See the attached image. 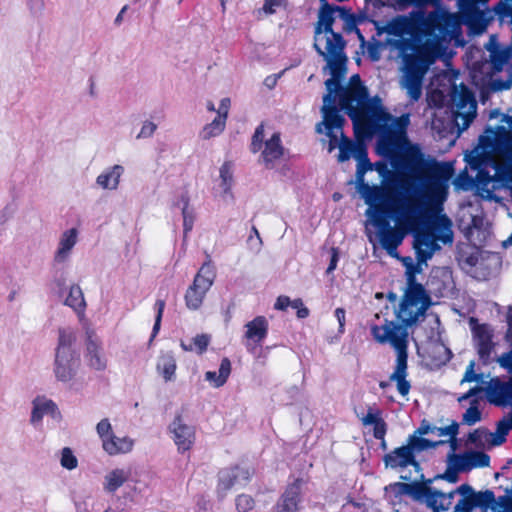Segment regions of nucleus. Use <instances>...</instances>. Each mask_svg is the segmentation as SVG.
Returning a JSON list of instances; mask_svg holds the SVG:
<instances>
[{
    "label": "nucleus",
    "mask_w": 512,
    "mask_h": 512,
    "mask_svg": "<svg viewBox=\"0 0 512 512\" xmlns=\"http://www.w3.org/2000/svg\"><path fill=\"white\" fill-rule=\"evenodd\" d=\"M264 126L260 125L256 128L251 142V150L256 153L260 150L261 160L266 168L272 169L275 162L280 159L284 153L279 133H273L270 138L264 141Z\"/></svg>",
    "instance_id": "4468645a"
},
{
    "label": "nucleus",
    "mask_w": 512,
    "mask_h": 512,
    "mask_svg": "<svg viewBox=\"0 0 512 512\" xmlns=\"http://www.w3.org/2000/svg\"><path fill=\"white\" fill-rule=\"evenodd\" d=\"M463 423L474 425L481 420V412L478 408V401L473 400L470 407L463 414Z\"/></svg>",
    "instance_id": "de8ad7c7"
},
{
    "label": "nucleus",
    "mask_w": 512,
    "mask_h": 512,
    "mask_svg": "<svg viewBox=\"0 0 512 512\" xmlns=\"http://www.w3.org/2000/svg\"><path fill=\"white\" fill-rule=\"evenodd\" d=\"M279 5H280L279 0H266L264 3L263 9L266 13L272 14L276 11L275 7L279 6Z\"/></svg>",
    "instance_id": "69168bd1"
},
{
    "label": "nucleus",
    "mask_w": 512,
    "mask_h": 512,
    "mask_svg": "<svg viewBox=\"0 0 512 512\" xmlns=\"http://www.w3.org/2000/svg\"><path fill=\"white\" fill-rule=\"evenodd\" d=\"M74 342L73 330L59 329L52 371L56 381L63 384H71L74 381L81 365L79 355L73 347Z\"/></svg>",
    "instance_id": "1a4fd4ad"
},
{
    "label": "nucleus",
    "mask_w": 512,
    "mask_h": 512,
    "mask_svg": "<svg viewBox=\"0 0 512 512\" xmlns=\"http://www.w3.org/2000/svg\"><path fill=\"white\" fill-rule=\"evenodd\" d=\"M371 334L378 343L389 344L395 349L397 353L396 366L390 376V381L396 383L397 390L402 396L408 395L411 386L406 380L409 336L407 327L394 321L384 320L381 324L371 325Z\"/></svg>",
    "instance_id": "6e6552de"
},
{
    "label": "nucleus",
    "mask_w": 512,
    "mask_h": 512,
    "mask_svg": "<svg viewBox=\"0 0 512 512\" xmlns=\"http://www.w3.org/2000/svg\"><path fill=\"white\" fill-rule=\"evenodd\" d=\"M454 174L451 164H437L427 171L425 179L407 194H401L375 204L382 189L365 193L368 224L377 229L380 245L393 258H399L397 248L404 239L401 229H412L423 218L441 215L448 196L449 181Z\"/></svg>",
    "instance_id": "7ed1b4c3"
},
{
    "label": "nucleus",
    "mask_w": 512,
    "mask_h": 512,
    "mask_svg": "<svg viewBox=\"0 0 512 512\" xmlns=\"http://www.w3.org/2000/svg\"><path fill=\"white\" fill-rule=\"evenodd\" d=\"M454 122L459 131L466 130L477 114V102L471 90L465 85H453L451 92Z\"/></svg>",
    "instance_id": "9b49d317"
},
{
    "label": "nucleus",
    "mask_w": 512,
    "mask_h": 512,
    "mask_svg": "<svg viewBox=\"0 0 512 512\" xmlns=\"http://www.w3.org/2000/svg\"><path fill=\"white\" fill-rule=\"evenodd\" d=\"M289 307L295 309L297 311L298 318H306L309 315V310L304 306L303 301L301 299L291 300V304Z\"/></svg>",
    "instance_id": "13d9d810"
},
{
    "label": "nucleus",
    "mask_w": 512,
    "mask_h": 512,
    "mask_svg": "<svg viewBox=\"0 0 512 512\" xmlns=\"http://www.w3.org/2000/svg\"><path fill=\"white\" fill-rule=\"evenodd\" d=\"M64 304L71 307L77 313L84 312L86 303L82 289L79 285H72L69 288V293L64 301Z\"/></svg>",
    "instance_id": "ea45409f"
},
{
    "label": "nucleus",
    "mask_w": 512,
    "mask_h": 512,
    "mask_svg": "<svg viewBox=\"0 0 512 512\" xmlns=\"http://www.w3.org/2000/svg\"><path fill=\"white\" fill-rule=\"evenodd\" d=\"M338 260H339L338 251H337V249L333 248L330 263L326 270L327 274H330L331 272H333L336 269Z\"/></svg>",
    "instance_id": "0e129e2a"
},
{
    "label": "nucleus",
    "mask_w": 512,
    "mask_h": 512,
    "mask_svg": "<svg viewBox=\"0 0 512 512\" xmlns=\"http://www.w3.org/2000/svg\"><path fill=\"white\" fill-rule=\"evenodd\" d=\"M226 126V120L220 117H215L212 122L206 124L200 132V137L204 140L211 139L220 135Z\"/></svg>",
    "instance_id": "79ce46f5"
},
{
    "label": "nucleus",
    "mask_w": 512,
    "mask_h": 512,
    "mask_svg": "<svg viewBox=\"0 0 512 512\" xmlns=\"http://www.w3.org/2000/svg\"><path fill=\"white\" fill-rule=\"evenodd\" d=\"M355 160L357 161V190L365 202V193H369V189L377 188L383 190L382 197L375 202V204H377L398 195L407 194V192L418 186V183H410L408 179L399 178L397 176H393L392 179H386L383 185H369L364 182V175L367 171L373 170V164L368 159L367 149L364 151L363 157L355 158Z\"/></svg>",
    "instance_id": "9d476101"
},
{
    "label": "nucleus",
    "mask_w": 512,
    "mask_h": 512,
    "mask_svg": "<svg viewBox=\"0 0 512 512\" xmlns=\"http://www.w3.org/2000/svg\"><path fill=\"white\" fill-rule=\"evenodd\" d=\"M210 343V336L207 334H199L192 339V342L187 344L185 341L180 342V346L184 351H195L202 354Z\"/></svg>",
    "instance_id": "37998d69"
},
{
    "label": "nucleus",
    "mask_w": 512,
    "mask_h": 512,
    "mask_svg": "<svg viewBox=\"0 0 512 512\" xmlns=\"http://www.w3.org/2000/svg\"><path fill=\"white\" fill-rule=\"evenodd\" d=\"M453 241L452 221L445 214L435 216L427 221L425 227L414 236L417 263L410 257L403 258L406 267L407 284H417L415 275L420 273L423 265L440 249L439 243L448 244Z\"/></svg>",
    "instance_id": "423d86ee"
},
{
    "label": "nucleus",
    "mask_w": 512,
    "mask_h": 512,
    "mask_svg": "<svg viewBox=\"0 0 512 512\" xmlns=\"http://www.w3.org/2000/svg\"><path fill=\"white\" fill-rule=\"evenodd\" d=\"M60 465L67 470H74L78 466V459L69 447H64L60 451Z\"/></svg>",
    "instance_id": "a18cd8bd"
},
{
    "label": "nucleus",
    "mask_w": 512,
    "mask_h": 512,
    "mask_svg": "<svg viewBox=\"0 0 512 512\" xmlns=\"http://www.w3.org/2000/svg\"><path fill=\"white\" fill-rule=\"evenodd\" d=\"M127 9H128L127 5L122 7V9L120 10V12L118 13V15L115 18V24L116 25H120L121 24V22L123 20V15L127 11Z\"/></svg>",
    "instance_id": "774afa93"
},
{
    "label": "nucleus",
    "mask_w": 512,
    "mask_h": 512,
    "mask_svg": "<svg viewBox=\"0 0 512 512\" xmlns=\"http://www.w3.org/2000/svg\"><path fill=\"white\" fill-rule=\"evenodd\" d=\"M438 163H434L432 165H429L427 166L426 168L422 169L421 170V173L417 176H411V177H406V176H402V175H398V174H395L391 171H389L387 169V166L385 163H382V162H376L375 164H373V169L376 170L379 175L381 177H383V181H382V184H384V182L386 181V179H392L393 176H397L399 178H404V179H408L410 181V183H419L422 179H425L426 175H427V171L428 169H430L431 167L437 165Z\"/></svg>",
    "instance_id": "e433bc0d"
},
{
    "label": "nucleus",
    "mask_w": 512,
    "mask_h": 512,
    "mask_svg": "<svg viewBox=\"0 0 512 512\" xmlns=\"http://www.w3.org/2000/svg\"><path fill=\"white\" fill-rule=\"evenodd\" d=\"M181 214L183 217L184 238H186L187 235L192 231L193 226H194V222H195V218H196L195 209L193 207H191L189 209L182 211Z\"/></svg>",
    "instance_id": "8fccbe9b"
},
{
    "label": "nucleus",
    "mask_w": 512,
    "mask_h": 512,
    "mask_svg": "<svg viewBox=\"0 0 512 512\" xmlns=\"http://www.w3.org/2000/svg\"><path fill=\"white\" fill-rule=\"evenodd\" d=\"M462 382H482L483 383V375L476 374L474 372V363L471 362L465 372V375L462 379Z\"/></svg>",
    "instance_id": "5fc2aeb1"
},
{
    "label": "nucleus",
    "mask_w": 512,
    "mask_h": 512,
    "mask_svg": "<svg viewBox=\"0 0 512 512\" xmlns=\"http://www.w3.org/2000/svg\"><path fill=\"white\" fill-rule=\"evenodd\" d=\"M323 121L318 123L316 131L329 137L328 151L339 149L338 161L363 157L366 146L363 142L376 132L377 152L389 158L394 168H400V159L421 162L422 155L417 145L410 143L407 128L410 115L393 117L387 113L378 97L369 98L359 75L350 78L346 89L340 91V97H323Z\"/></svg>",
    "instance_id": "f257e3e1"
},
{
    "label": "nucleus",
    "mask_w": 512,
    "mask_h": 512,
    "mask_svg": "<svg viewBox=\"0 0 512 512\" xmlns=\"http://www.w3.org/2000/svg\"><path fill=\"white\" fill-rule=\"evenodd\" d=\"M481 391H485L486 398L491 404L506 407L512 403V377L508 381L493 378L484 388H471L467 393L459 397V402L475 397Z\"/></svg>",
    "instance_id": "2eb2a0df"
},
{
    "label": "nucleus",
    "mask_w": 512,
    "mask_h": 512,
    "mask_svg": "<svg viewBox=\"0 0 512 512\" xmlns=\"http://www.w3.org/2000/svg\"><path fill=\"white\" fill-rule=\"evenodd\" d=\"M512 86V66L509 67V79L503 81L501 79H494L492 81V87L494 90H507Z\"/></svg>",
    "instance_id": "4d7b16f0"
},
{
    "label": "nucleus",
    "mask_w": 512,
    "mask_h": 512,
    "mask_svg": "<svg viewBox=\"0 0 512 512\" xmlns=\"http://www.w3.org/2000/svg\"><path fill=\"white\" fill-rule=\"evenodd\" d=\"M422 498L433 512H473L476 508L492 512H511L512 496L505 493L495 497L491 490L476 491L469 484H461L450 491L437 487H425Z\"/></svg>",
    "instance_id": "39448f33"
},
{
    "label": "nucleus",
    "mask_w": 512,
    "mask_h": 512,
    "mask_svg": "<svg viewBox=\"0 0 512 512\" xmlns=\"http://www.w3.org/2000/svg\"><path fill=\"white\" fill-rule=\"evenodd\" d=\"M453 465L458 469H464V471H470L475 468H482L489 466L490 457L480 451H467L463 454H456L451 451Z\"/></svg>",
    "instance_id": "393cba45"
},
{
    "label": "nucleus",
    "mask_w": 512,
    "mask_h": 512,
    "mask_svg": "<svg viewBox=\"0 0 512 512\" xmlns=\"http://www.w3.org/2000/svg\"><path fill=\"white\" fill-rule=\"evenodd\" d=\"M429 306V298L421 284L409 285L397 311V318L406 326L422 317Z\"/></svg>",
    "instance_id": "f8f14e48"
},
{
    "label": "nucleus",
    "mask_w": 512,
    "mask_h": 512,
    "mask_svg": "<svg viewBox=\"0 0 512 512\" xmlns=\"http://www.w3.org/2000/svg\"><path fill=\"white\" fill-rule=\"evenodd\" d=\"M511 131L499 127L486 130L479 144L468 155L467 161L478 172L474 185L484 199H495V192L504 188L512 190V108L501 120Z\"/></svg>",
    "instance_id": "20e7f679"
},
{
    "label": "nucleus",
    "mask_w": 512,
    "mask_h": 512,
    "mask_svg": "<svg viewBox=\"0 0 512 512\" xmlns=\"http://www.w3.org/2000/svg\"><path fill=\"white\" fill-rule=\"evenodd\" d=\"M84 359L87 366L95 371H104L108 367V357L101 338L93 329L86 330Z\"/></svg>",
    "instance_id": "f3484780"
},
{
    "label": "nucleus",
    "mask_w": 512,
    "mask_h": 512,
    "mask_svg": "<svg viewBox=\"0 0 512 512\" xmlns=\"http://www.w3.org/2000/svg\"><path fill=\"white\" fill-rule=\"evenodd\" d=\"M485 48L490 52L491 62L497 70H500L512 58V50L508 47H500L495 35L490 37Z\"/></svg>",
    "instance_id": "473e14b6"
},
{
    "label": "nucleus",
    "mask_w": 512,
    "mask_h": 512,
    "mask_svg": "<svg viewBox=\"0 0 512 512\" xmlns=\"http://www.w3.org/2000/svg\"><path fill=\"white\" fill-rule=\"evenodd\" d=\"M387 467L397 469L406 468L408 466H418L415 455L411 452L410 448L406 445L394 449L392 452L384 457Z\"/></svg>",
    "instance_id": "c85d7f7f"
},
{
    "label": "nucleus",
    "mask_w": 512,
    "mask_h": 512,
    "mask_svg": "<svg viewBox=\"0 0 512 512\" xmlns=\"http://www.w3.org/2000/svg\"><path fill=\"white\" fill-rule=\"evenodd\" d=\"M338 13L341 18L346 17V12L340 7H332L324 3L318 13V22L315 31L333 30L332 25L335 21L334 14Z\"/></svg>",
    "instance_id": "f704fd0d"
},
{
    "label": "nucleus",
    "mask_w": 512,
    "mask_h": 512,
    "mask_svg": "<svg viewBox=\"0 0 512 512\" xmlns=\"http://www.w3.org/2000/svg\"><path fill=\"white\" fill-rule=\"evenodd\" d=\"M79 229L71 227L65 229L59 236L57 247L53 255L56 264H64L72 256L73 249L79 241Z\"/></svg>",
    "instance_id": "5701e85b"
},
{
    "label": "nucleus",
    "mask_w": 512,
    "mask_h": 512,
    "mask_svg": "<svg viewBox=\"0 0 512 512\" xmlns=\"http://www.w3.org/2000/svg\"><path fill=\"white\" fill-rule=\"evenodd\" d=\"M250 477L251 473L245 467L224 469L219 473L218 492L225 496L230 489L245 486Z\"/></svg>",
    "instance_id": "4be33fe9"
},
{
    "label": "nucleus",
    "mask_w": 512,
    "mask_h": 512,
    "mask_svg": "<svg viewBox=\"0 0 512 512\" xmlns=\"http://www.w3.org/2000/svg\"><path fill=\"white\" fill-rule=\"evenodd\" d=\"M335 317L339 324V333H344L345 327V310L343 308H337L334 312Z\"/></svg>",
    "instance_id": "680f3d73"
},
{
    "label": "nucleus",
    "mask_w": 512,
    "mask_h": 512,
    "mask_svg": "<svg viewBox=\"0 0 512 512\" xmlns=\"http://www.w3.org/2000/svg\"><path fill=\"white\" fill-rule=\"evenodd\" d=\"M495 12L501 21L509 20L512 23V4L500 3L496 6Z\"/></svg>",
    "instance_id": "864d4df0"
},
{
    "label": "nucleus",
    "mask_w": 512,
    "mask_h": 512,
    "mask_svg": "<svg viewBox=\"0 0 512 512\" xmlns=\"http://www.w3.org/2000/svg\"><path fill=\"white\" fill-rule=\"evenodd\" d=\"M508 431L509 427L507 426V423L502 421L498 423L495 432L488 431V448L500 446L503 444L506 440Z\"/></svg>",
    "instance_id": "c03bdc74"
},
{
    "label": "nucleus",
    "mask_w": 512,
    "mask_h": 512,
    "mask_svg": "<svg viewBox=\"0 0 512 512\" xmlns=\"http://www.w3.org/2000/svg\"><path fill=\"white\" fill-rule=\"evenodd\" d=\"M255 501L250 495L241 494L236 498V509L238 512H249L254 508Z\"/></svg>",
    "instance_id": "3c124183"
},
{
    "label": "nucleus",
    "mask_w": 512,
    "mask_h": 512,
    "mask_svg": "<svg viewBox=\"0 0 512 512\" xmlns=\"http://www.w3.org/2000/svg\"><path fill=\"white\" fill-rule=\"evenodd\" d=\"M459 472H465L464 469H458L455 465H453L452 454L451 452L447 455V470L444 474L437 477V479L446 480L449 483H456L458 481Z\"/></svg>",
    "instance_id": "49530a36"
},
{
    "label": "nucleus",
    "mask_w": 512,
    "mask_h": 512,
    "mask_svg": "<svg viewBox=\"0 0 512 512\" xmlns=\"http://www.w3.org/2000/svg\"><path fill=\"white\" fill-rule=\"evenodd\" d=\"M216 277L215 269L210 262L204 263L194 277L185 293V304L189 310H198L203 304L207 292L212 287Z\"/></svg>",
    "instance_id": "ddd939ff"
},
{
    "label": "nucleus",
    "mask_w": 512,
    "mask_h": 512,
    "mask_svg": "<svg viewBox=\"0 0 512 512\" xmlns=\"http://www.w3.org/2000/svg\"><path fill=\"white\" fill-rule=\"evenodd\" d=\"M488 430L479 428L471 432L468 436V441L476 446L488 448Z\"/></svg>",
    "instance_id": "09e8293b"
},
{
    "label": "nucleus",
    "mask_w": 512,
    "mask_h": 512,
    "mask_svg": "<svg viewBox=\"0 0 512 512\" xmlns=\"http://www.w3.org/2000/svg\"><path fill=\"white\" fill-rule=\"evenodd\" d=\"M459 426L456 422L451 423L445 427L432 426L425 421L421 423L419 428L416 430V434L427 435L433 434L436 437L443 438L445 443H449L451 451L455 452L458 448L457 434Z\"/></svg>",
    "instance_id": "b1692460"
},
{
    "label": "nucleus",
    "mask_w": 512,
    "mask_h": 512,
    "mask_svg": "<svg viewBox=\"0 0 512 512\" xmlns=\"http://www.w3.org/2000/svg\"><path fill=\"white\" fill-rule=\"evenodd\" d=\"M314 47L327 62L326 68L331 74V78L325 81L328 91L326 95H331V98L340 97V91L347 88L340 85V80L346 75L348 62L341 34L333 30L315 31Z\"/></svg>",
    "instance_id": "0eeeda50"
},
{
    "label": "nucleus",
    "mask_w": 512,
    "mask_h": 512,
    "mask_svg": "<svg viewBox=\"0 0 512 512\" xmlns=\"http://www.w3.org/2000/svg\"><path fill=\"white\" fill-rule=\"evenodd\" d=\"M231 107V100L229 97H224L221 99L219 108L217 109V117L223 118L227 121L229 110Z\"/></svg>",
    "instance_id": "6e6d98bb"
},
{
    "label": "nucleus",
    "mask_w": 512,
    "mask_h": 512,
    "mask_svg": "<svg viewBox=\"0 0 512 512\" xmlns=\"http://www.w3.org/2000/svg\"><path fill=\"white\" fill-rule=\"evenodd\" d=\"M96 431L101 439L103 450L110 456L129 453L134 447L132 438L128 436L118 437L114 434L108 419H102L98 422Z\"/></svg>",
    "instance_id": "dca6fc26"
},
{
    "label": "nucleus",
    "mask_w": 512,
    "mask_h": 512,
    "mask_svg": "<svg viewBox=\"0 0 512 512\" xmlns=\"http://www.w3.org/2000/svg\"><path fill=\"white\" fill-rule=\"evenodd\" d=\"M156 129H157V125L154 122H152L150 120L144 121L142 123L140 132L137 135V139H145V138L152 137L153 134L155 133Z\"/></svg>",
    "instance_id": "603ef678"
},
{
    "label": "nucleus",
    "mask_w": 512,
    "mask_h": 512,
    "mask_svg": "<svg viewBox=\"0 0 512 512\" xmlns=\"http://www.w3.org/2000/svg\"><path fill=\"white\" fill-rule=\"evenodd\" d=\"M384 7L392 8L395 11H404L410 7H423L432 0H377Z\"/></svg>",
    "instance_id": "a19ab883"
},
{
    "label": "nucleus",
    "mask_w": 512,
    "mask_h": 512,
    "mask_svg": "<svg viewBox=\"0 0 512 512\" xmlns=\"http://www.w3.org/2000/svg\"><path fill=\"white\" fill-rule=\"evenodd\" d=\"M174 206L176 208H178L181 212L186 209L191 208L192 206L190 205V199H189L188 193L187 192L180 193L174 202Z\"/></svg>",
    "instance_id": "bf43d9fd"
},
{
    "label": "nucleus",
    "mask_w": 512,
    "mask_h": 512,
    "mask_svg": "<svg viewBox=\"0 0 512 512\" xmlns=\"http://www.w3.org/2000/svg\"><path fill=\"white\" fill-rule=\"evenodd\" d=\"M168 432L179 453L189 451L196 440L195 427L189 425L181 415H176L168 426Z\"/></svg>",
    "instance_id": "a211bd4d"
},
{
    "label": "nucleus",
    "mask_w": 512,
    "mask_h": 512,
    "mask_svg": "<svg viewBox=\"0 0 512 512\" xmlns=\"http://www.w3.org/2000/svg\"><path fill=\"white\" fill-rule=\"evenodd\" d=\"M498 362L503 368L512 373V350L501 355Z\"/></svg>",
    "instance_id": "052dcab7"
},
{
    "label": "nucleus",
    "mask_w": 512,
    "mask_h": 512,
    "mask_svg": "<svg viewBox=\"0 0 512 512\" xmlns=\"http://www.w3.org/2000/svg\"><path fill=\"white\" fill-rule=\"evenodd\" d=\"M231 372V363L228 358H223L220 363L219 371L218 373L215 371H207L205 373V379L206 381L210 382V384L215 387L219 388L223 386Z\"/></svg>",
    "instance_id": "c9c22d12"
},
{
    "label": "nucleus",
    "mask_w": 512,
    "mask_h": 512,
    "mask_svg": "<svg viewBox=\"0 0 512 512\" xmlns=\"http://www.w3.org/2000/svg\"><path fill=\"white\" fill-rule=\"evenodd\" d=\"M124 173L125 167L121 164L108 166L98 174L95 179V185L104 191H116L120 186Z\"/></svg>",
    "instance_id": "a878e982"
},
{
    "label": "nucleus",
    "mask_w": 512,
    "mask_h": 512,
    "mask_svg": "<svg viewBox=\"0 0 512 512\" xmlns=\"http://www.w3.org/2000/svg\"><path fill=\"white\" fill-rule=\"evenodd\" d=\"M59 414L58 407L54 401L47 398H36L33 401L31 423H39L45 415L55 417Z\"/></svg>",
    "instance_id": "72a5a7b5"
},
{
    "label": "nucleus",
    "mask_w": 512,
    "mask_h": 512,
    "mask_svg": "<svg viewBox=\"0 0 512 512\" xmlns=\"http://www.w3.org/2000/svg\"><path fill=\"white\" fill-rule=\"evenodd\" d=\"M155 308L157 310V315L156 317H159L162 318V315H163V311H164V308H165V301L164 300H161V299H158L155 303Z\"/></svg>",
    "instance_id": "338daca9"
},
{
    "label": "nucleus",
    "mask_w": 512,
    "mask_h": 512,
    "mask_svg": "<svg viewBox=\"0 0 512 512\" xmlns=\"http://www.w3.org/2000/svg\"><path fill=\"white\" fill-rule=\"evenodd\" d=\"M304 485L305 481L302 478L288 484L272 512H299Z\"/></svg>",
    "instance_id": "aec40b11"
},
{
    "label": "nucleus",
    "mask_w": 512,
    "mask_h": 512,
    "mask_svg": "<svg viewBox=\"0 0 512 512\" xmlns=\"http://www.w3.org/2000/svg\"><path fill=\"white\" fill-rule=\"evenodd\" d=\"M129 468L117 467L108 471L103 478V490L108 494H114L130 478Z\"/></svg>",
    "instance_id": "c756f323"
},
{
    "label": "nucleus",
    "mask_w": 512,
    "mask_h": 512,
    "mask_svg": "<svg viewBox=\"0 0 512 512\" xmlns=\"http://www.w3.org/2000/svg\"><path fill=\"white\" fill-rule=\"evenodd\" d=\"M492 330L488 325L481 324L473 328V339L481 359L487 361L493 349Z\"/></svg>",
    "instance_id": "cd10ccee"
},
{
    "label": "nucleus",
    "mask_w": 512,
    "mask_h": 512,
    "mask_svg": "<svg viewBox=\"0 0 512 512\" xmlns=\"http://www.w3.org/2000/svg\"><path fill=\"white\" fill-rule=\"evenodd\" d=\"M459 17L437 8L428 13L414 10L397 15L383 26L377 35L387 34L385 45L399 52L402 75L399 84L412 102L422 95L423 80L430 66L447 55L449 38L459 28Z\"/></svg>",
    "instance_id": "f03ea898"
},
{
    "label": "nucleus",
    "mask_w": 512,
    "mask_h": 512,
    "mask_svg": "<svg viewBox=\"0 0 512 512\" xmlns=\"http://www.w3.org/2000/svg\"><path fill=\"white\" fill-rule=\"evenodd\" d=\"M177 362L172 352H161L156 361V371L165 382L176 379Z\"/></svg>",
    "instance_id": "2f4dec72"
},
{
    "label": "nucleus",
    "mask_w": 512,
    "mask_h": 512,
    "mask_svg": "<svg viewBox=\"0 0 512 512\" xmlns=\"http://www.w3.org/2000/svg\"><path fill=\"white\" fill-rule=\"evenodd\" d=\"M233 184V166L230 162H225L219 169V180L215 188L216 196L225 203L232 202L234 199Z\"/></svg>",
    "instance_id": "bb28decb"
},
{
    "label": "nucleus",
    "mask_w": 512,
    "mask_h": 512,
    "mask_svg": "<svg viewBox=\"0 0 512 512\" xmlns=\"http://www.w3.org/2000/svg\"><path fill=\"white\" fill-rule=\"evenodd\" d=\"M423 435L416 434V431L408 437L407 446L410 448L413 455L416 453L435 448L439 445L445 444L444 440L430 441L422 437Z\"/></svg>",
    "instance_id": "4c0bfd02"
},
{
    "label": "nucleus",
    "mask_w": 512,
    "mask_h": 512,
    "mask_svg": "<svg viewBox=\"0 0 512 512\" xmlns=\"http://www.w3.org/2000/svg\"><path fill=\"white\" fill-rule=\"evenodd\" d=\"M291 304V300L287 296H279L274 304L276 310H285Z\"/></svg>",
    "instance_id": "e2e57ef3"
},
{
    "label": "nucleus",
    "mask_w": 512,
    "mask_h": 512,
    "mask_svg": "<svg viewBox=\"0 0 512 512\" xmlns=\"http://www.w3.org/2000/svg\"><path fill=\"white\" fill-rule=\"evenodd\" d=\"M459 13H454L459 17V28L453 32L449 38V44L452 39L460 33L461 24L464 23L470 28H483L485 17L484 12L481 11L477 4L472 0H460Z\"/></svg>",
    "instance_id": "412c9836"
},
{
    "label": "nucleus",
    "mask_w": 512,
    "mask_h": 512,
    "mask_svg": "<svg viewBox=\"0 0 512 512\" xmlns=\"http://www.w3.org/2000/svg\"><path fill=\"white\" fill-rule=\"evenodd\" d=\"M364 426H373V435L378 440H384L387 425L382 417V411L375 407L370 406L366 415L360 418Z\"/></svg>",
    "instance_id": "7c9ffc66"
},
{
    "label": "nucleus",
    "mask_w": 512,
    "mask_h": 512,
    "mask_svg": "<svg viewBox=\"0 0 512 512\" xmlns=\"http://www.w3.org/2000/svg\"><path fill=\"white\" fill-rule=\"evenodd\" d=\"M356 33L360 41V48L362 49V52L366 53L368 57L373 61L379 60L381 56V50L384 47H387L385 45V41L383 43L376 40L367 42L358 29H356Z\"/></svg>",
    "instance_id": "58836bf2"
},
{
    "label": "nucleus",
    "mask_w": 512,
    "mask_h": 512,
    "mask_svg": "<svg viewBox=\"0 0 512 512\" xmlns=\"http://www.w3.org/2000/svg\"><path fill=\"white\" fill-rule=\"evenodd\" d=\"M244 328V346L249 353L255 355L258 346H260L268 335V320L264 316H257L247 322Z\"/></svg>",
    "instance_id": "6ab92c4d"
}]
</instances>
